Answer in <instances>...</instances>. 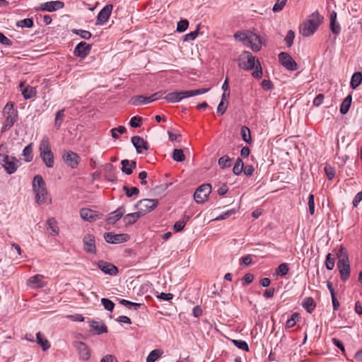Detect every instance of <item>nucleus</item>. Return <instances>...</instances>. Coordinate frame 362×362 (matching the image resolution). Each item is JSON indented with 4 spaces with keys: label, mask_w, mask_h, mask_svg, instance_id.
I'll list each match as a JSON object with an SVG mask.
<instances>
[{
    "label": "nucleus",
    "mask_w": 362,
    "mask_h": 362,
    "mask_svg": "<svg viewBox=\"0 0 362 362\" xmlns=\"http://www.w3.org/2000/svg\"><path fill=\"white\" fill-rule=\"evenodd\" d=\"M210 88H201V89H197V90H188L189 92V96L192 97L197 95H201L207 93Z\"/></svg>",
    "instance_id": "5fc2aeb1"
},
{
    "label": "nucleus",
    "mask_w": 362,
    "mask_h": 362,
    "mask_svg": "<svg viewBox=\"0 0 362 362\" xmlns=\"http://www.w3.org/2000/svg\"><path fill=\"white\" fill-rule=\"evenodd\" d=\"M64 4L61 1H51L42 3L36 8L37 11L53 12L64 8Z\"/></svg>",
    "instance_id": "9d476101"
},
{
    "label": "nucleus",
    "mask_w": 362,
    "mask_h": 362,
    "mask_svg": "<svg viewBox=\"0 0 362 362\" xmlns=\"http://www.w3.org/2000/svg\"><path fill=\"white\" fill-rule=\"evenodd\" d=\"M129 103L134 106H139L145 104L150 103L148 98L144 95H135L133 96L130 100Z\"/></svg>",
    "instance_id": "393cba45"
},
{
    "label": "nucleus",
    "mask_w": 362,
    "mask_h": 362,
    "mask_svg": "<svg viewBox=\"0 0 362 362\" xmlns=\"http://www.w3.org/2000/svg\"><path fill=\"white\" fill-rule=\"evenodd\" d=\"M232 343L237 346L238 348L248 351H249V346L245 341L243 340H237V339H233Z\"/></svg>",
    "instance_id": "c03bdc74"
},
{
    "label": "nucleus",
    "mask_w": 362,
    "mask_h": 362,
    "mask_svg": "<svg viewBox=\"0 0 362 362\" xmlns=\"http://www.w3.org/2000/svg\"><path fill=\"white\" fill-rule=\"evenodd\" d=\"M362 82V73L358 71L353 74L351 79V87L356 89Z\"/></svg>",
    "instance_id": "7c9ffc66"
},
{
    "label": "nucleus",
    "mask_w": 362,
    "mask_h": 362,
    "mask_svg": "<svg viewBox=\"0 0 362 362\" xmlns=\"http://www.w3.org/2000/svg\"><path fill=\"white\" fill-rule=\"evenodd\" d=\"M238 66L240 68H261L259 60L248 51L240 54Z\"/></svg>",
    "instance_id": "0eeeda50"
},
{
    "label": "nucleus",
    "mask_w": 362,
    "mask_h": 362,
    "mask_svg": "<svg viewBox=\"0 0 362 362\" xmlns=\"http://www.w3.org/2000/svg\"><path fill=\"white\" fill-rule=\"evenodd\" d=\"M218 163L221 168H228L231 165V159L228 156H223L218 159Z\"/></svg>",
    "instance_id": "79ce46f5"
},
{
    "label": "nucleus",
    "mask_w": 362,
    "mask_h": 362,
    "mask_svg": "<svg viewBox=\"0 0 362 362\" xmlns=\"http://www.w3.org/2000/svg\"><path fill=\"white\" fill-rule=\"evenodd\" d=\"M121 164L122 171L126 175H131L132 173L133 169H134L136 166V163L134 160H129L127 159L122 160Z\"/></svg>",
    "instance_id": "b1692460"
},
{
    "label": "nucleus",
    "mask_w": 362,
    "mask_h": 362,
    "mask_svg": "<svg viewBox=\"0 0 362 362\" xmlns=\"http://www.w3.org/2000/svg\"><path fill=\"white\" fill-rule=\"evenodd\" d=\"M64 117V109L58 111L56 114L54 126L57 129L61 127L62 124L63 118Z\"/></svg>",
    "instance_id": "58836bf2"
},
{
    "label": "nucleus",
    "mask_w": 362,
    "mask_h": 362,
    "mask_svg": "<svg viewBox=\"0 0 362 362\" xmlns=\"http://www.w3.org/2000/svg\"><path fill=\"white\" fill-rule=\"evenodd\" d=\"M187 221L180 220L175 223L173 228L176 232L181 231L186 225Z\"/></svg>",
    "instance_id": "bf43d9fd"
},
{
    "label": "nucleus",
    "mask_w": 362,
    "mask_h": 362,
    "mask_svg": "<svg viewBox=\"0 0 362 362\" xmlns=\"http://www.w3.org/2000/svg\"><path fill=\"white\" fill-rule=\"evenodd\" d=\"M299 314L297 313H294L292 314L291 318L288 319L286 322V328H291V327H293L297 321L299 320Z\"/></svg>",
    "instance_id": "4c0bfd02"
},
{
    "label": "nucleus",
    "mask_w": 362,
    "mask_h": 362,
    "mask_svg": "<svg viewBox=\"0 0 362 362\" xmlns=\"http://www.w3.org/2000/svg\"><path fill=\"white\" fill-rule=\"evenodd\" d=\"M98 265L100 269L102 270L105 274L115 276L118 272L117 268L111 263L100 261Z\"/></svg>",
    "instance_id": "6ab92c4d"
},
{
    "label": "nucleus",
    "mask_w": 362,
    "mask_h": 362,
    "mask_svg": "<svg viewBox=\"0 0 362 362\" xmlns=\"http://www.w3.org/2000/svg\"><path fill=\"white\" fill-rule=\"evenodd\" d=\"M4 122L1 132L10 129L18 119V111L14 108L13 103L8 102L6 104L4 110Z\"/></svg>",
    "instance_id": "423d86ee"
},
{
    "label": "nucleus",
    "mask_w": 362,
    "mask_h": 362,
    "mask_svg": "<svg viewBox=\"0 0 362 362\" xmlns=\"http://www.w3.org/2000/svg\"><path fill=\"white\" fill-rule=\"evenodd\" d=\"M294 37V32L292 30H288L285 37V41L288 46H291L293 44Z\"/></svg>",
    "instance_id": "680f3d73"
},
{
    "label": "nucleus",
    "mask_w": 362,
    "mask_h": 362,
    "mask_svg": "<svg viewBox=\"0 0 362 362\" xmlns=\"http://www.w3.org/2000/svg\"><path fill=\"white\" fill-rule=\"evenodd\" d=\"M227 109V104H225L223 101H221L217 107V112L220 115H223Z\"/></svg>",
    "instance_id": "338daca9"
},
{
    "label": "nucleus",
    "mask_w": 362,
    "mask_h": 362,
    "mask_svg": "<svg viewBox=\"0 0 362 362\" xmlns=\"http://www.w3.org/2000/svg\"><path fill=\"white\" fill-rule=\"evenodd\" d=\"M335 259L330 253L327 254L325 260V267L328 270H332L334 267Z\"/></svg>",
    "instance_id": "de8ad7c7"
},
{
    "label": "nucleus",
    "mask_w": 362,
    "mask_h": 362,
    "mask_svg": "<svg viewBox=\"0 0 362 362\" xmlns=\"http://www.w3.org/2000/svg\"><path fill=\"white\" fill-rule=\"evenodd\" d=\"M158 205V200L154 199H144L140 200L135 206V209L144 216L147 213L153 211Z\"/></svg>",
    "instance_id": "6e6552de"
},
{
    "label": "nucleus",
    "mask_w": 362,
    "mask_h": 362,
    "mask_svg": "<svg viewBox=\"0 0 362 362\" xmlns=\"http://www.w3.org/2000/svg\"><path fill=\"white\" fill-rule=\"evenodd\" d=\"M132 143L135 147L138 153H142V151L148 148V144L141 137L134 136L132 138Z\"/></svg>",
    "instance_id": "4be33fe9"
},
{
    "label": "nucleus",
    "mask_w": 362,
    "mask_h": 362,
    "mask_svg": "<svg viewBox=\"0 0 362 362\" xmlns=\"http://www.w3.org/2000/svg\"><path fill=\"white\" fill-rule=\"evenodd\" d=\"M288 0H276V3L273 6L274 12H279L281 11L284 7L285 6Z\"/></svg>",
    "instance_id": "8fccbe9b"
},
{
    "label": "nucleus",
    "mask_w": 362,
    "mask_h": 362,
    "mask_svg": "<svg viewBox=\"0 0 362 362\" xmlns=\"http://www.w3.org/2000/svg\"><path fill=\"white\" fill-rule=\"evenodd\" d=\"M352 101V97L351 95L346 96L342 101L340 106V112L342 115H345L348 112Z\"/></svg>",
    "instance_id": "c85d7f7f"
},
{
    "label": "nucleus",
    "mask_w": 362,
    "mask_h": 362,
    "mask_svg": "<svg viewBox=\"0 0 362 362\" xmlns=\"http://www.w3.org/2000/svg\"><path fill=\"white\" fill-rule=\"evenodd\" d=\"M141 214L136 211L127 214L124 218V221L126 224L132 225L136 222V221L141 217Z\"/></svg>",
    "instance_id": "2f4dec72"
},
{
    "label": "nucleus",
    "mask_w": 362,
    "mask_h": 362,
    "mask_svg": "<svg viewBox=\"0 0 362 362\" xmlns=\"http://www.w3.org/2000/svg\"><path fill=\"white\" fill-rule=\"evenodd\" d=\"M33 189L35 195V201L38 204L51 202V199L48 198L45 182L41 175L34 177Z\"/></svg>",
    "instance_id": "f03ea898"
},
{
    "label": "nucleus",
    "mask_w": 362,
    "mask_h": 362,
    "mask_svg": "<svg viewBox=\"0 0 362 362\" xmlns=\"http://www.w3.org/2000/svg\"><path fill=\"white\" fill-rule=\"evenodd\" d=\"M80 216L86 221L93 222L100 219L103 215L96 211L88 208H83L80 210Z\"/></svg>",
    "instance_id": "ddd939ff"
},
{
    "label": "nucleus",
    "mask_w": 362,
    "mask_h": 362,
    "mask_svg": "<svg viewBox=\"0 0 362 362\" xmlns=\"http://www.w3.org/2000/svg\"><path fill=\"white\" fill-rule=\"evenodd\" d=\"M322 20V17L317 11L309 16L308 20L300 28V33L305 37L313 35L317 30Z\"/></svg>",
    "instance_id": "20e7f679"
},
{
    "label": "nucleus",
    "mask_w": 362,
    "mask_h": 362,
    "mask_svg": "<svg viewBox=\"0 0 362 362\" xmlns=\"http://www.w3.org/2000/svg\"><path fill=\"white\" fill-rule=\"evenodd\" d=\"M303 306L308 313H311L315 308V303L312 298H306L303 300Z\"/></svg>",
    "instance_id": "f704fd0d"
},
{
    "label": "nucleus",
    "mask_w": 362,
    "mask_h": 362,
    "mask_svg": "<svg viewBox=\"0 0 362 362\" xmlns=\"http://www.w3.org/2000/svg\"><path fill=\"white\" fill-rule=\"evenodd\" d=\"M16 26L18 28H32L33 26V21L32 18H25L16 23Z\"/></svg>",
    "instance_id": "a19ab883"
},
{
    "label": "nucleus",
    "mask_w": 362,
    "mask_h": 362,
    "mask_svg": "<svg viewBox=\"0 0 362 362\" xmlns=\"http://www.w3.org/2000/svg\"><path fill=\"white\" fill-rule=\"evenodd\" d=\"M123 189L126 192V194L128 197H131L133 195L137 194L139 192V190L136 187H131L129 188L126 186L123 187Z\"/></svg>",
    "instance_id": "864d4df0"
},
{
    "label": "nucleus",
    "mask_w": 362,
    "mask_h": 362,
    "mask_svg": "<svg viewBox=\"0 0 362 362\" xmlns=\"http://www.w3.org/2000/svg\"><path fill=\"white\" fill-rule=\"evenodd\" d=\"M142 118L139 116H134L132 117L129 122V124L132 127H139L141 124Z\"/></svg>",
    "instance_id": "3c124183"
},
{
    "label": "nucleus",
    "mask_w": 362,
    "mask_h": 362,
    "mask_svg": "<svg viewBox=\"0 0 362 362\" xmlns=\"http://www.w3.org/2000/svg\"><path fill=\"white\" fill-rule=\"evenodd\" d=\"M62 158L64 163L71 168H76L81 160L79 156L71 151H64Z\"/></svg>",
    "instance_id": "9b49d317"
},
{
    "label": "nucleus",
    "mask_w": 362,
    "mask_h": 362,
    "mask_svg": "<svg viewBox=\"0 0 362 362\" xmlns=\"http://www.w3.org/2000/svg\"><path fill=\"white\" fill-rule=\"evenodd\" d=\"M0 43L6 46L12 45L11 40L5 36L2 33H0Z\"/></svg>",
    "instance_id": "0e129e2a"
},
{
    "label": "nucleus",
    "mask_w": 362,
    "mask_h": 362,
    "mask_svg": "<svg viewBox=\"0 0 362 362\" xmlns=\"http://www.w3.org/2000/svg\"><path fill=\"white\" fill-rule=\"evenodd\" d=\"M254 170H255V169L252 165H247L243 167V171H244V173L245 175L251 176L253 174Z\"/></svg>",
    "instance_id": "774afa93"
},
{
    "label": "nucleus",
    "mask_w": 362,
    "mask_h": 362,
    "mask_svg": "<svg viewBox=\"0 0 362 362\" xmlns=\"http://www.w3.org/2000/svg\"><path fill=\"white\" fill-rule=\"evenodd\" d=\"M330 28L332 32L335 35H338L341 30L340 25L337 21L330 22Z\"/></svg>",
    "instance_id": "13d9d810"
},
{
    "label": "nucleus",
    "mask_w": 362,
    "mask_h": 362,
    "mask_svg": "<svg viewBox=\"0 0 362 362\" xmlns=\"http://www.w3.org/2000/svg\"><path fill=\"white\" fill-rule=\"evenodd\" d=\"M325 172L327 177L329 178V180H332L335 175L334 169L329 165H326L325 167Z\"/></svg>",
    "instance_id": "e2e57ef3"
},
{
    "label": "nucleus",
    "mask_w": 362,
    "mask_h": 362,
    "mask_svg": "<svg viewBox=\"0 0 362 362\" xmlns=\"http://www.w3.org/2000/svg\"><path fill=\"white\" fill-rule=\"evenodd\" d=\"M40 157L44 164L48 168L54 167V154L51 149V145L47 136H44L39 144Z\"/></svg>",
    "instance_id": "39448f33"
},
{
    "label": "nucleus",
    "mask_w": 362,
    "mask_h": 362,
    "mask_svg": "<svg viewBox=\"0 0 362 362\" xmlns=\"http://www.w3.org/2000/svg\"><path fill=\"white\" fill-rule=\"evenodd\" d=\"M236 40L241 42L243 45L250 48L253 52H259L262 47L265 46L266 40L264 37L251 31L237 32L234 34Z\"/></svg>",
    "instance_id": "f257e3e1"
},
{
    "label": "nucleus",
    "mask_w": 362,
    "mask_h": 362,
    "mask_svg": "<svg viewBox=\"0 0 362 362\" xmlns=\"http://www.w3.org/2000/svg\"><path fill=\"white\" fill-rule=\"evenodd\" d=\"M112 5H106L98 14L96 24L103 25L105 23L112 13Z\"/></svg>",
    "instance_id": "f3484780"
},
{
    "label": "nucleus",
    "mask_w": 362,
    "mask_h": 362,
    "mask_svg": "<svg viewBox=\"0 0 362 362\" xmlns=\"http://www.w3.org/2000/svg\"><path fill=\"white\" fill-rule=\"evenodd\" d=\"M173 159L177 162H182L185 160V156L182 149H175L173 152Z\"/></svg>",
    "instance_id": "e433bc0d"
},
{
    "label": "nucleus",
    "mask_w": 362,
    "mask_h": 362,
    "mask_svg": "<svg viewBox=\"0 0 362 362\" xmlns=\"http://www.w3.org/2000/svg\"><path fill=\"white\" fill-rule=\"evenodd\" d=\"M23 159L25 162H30L33 160V144H28L23 151Z\"/></svg>",
    "instance_id": "473e14b6"
},
{
    "label": "nucleus",
    "mask_w": 362,
    "mask_h": 362,
    "mask_svg": "<svg viewBox=\"0 0 362 362\" xmlns=\"http://www.w3.org/2000/svg\"><path fill=\"white\" fill-rule=\"evenodd\" d=\"M91 46L86 42H79L74 49V54L78 57H84L88 55L90 51Z\"/></svg>",
    "instance_id": "aec40b11"
},
{
    "label": "nucleus",
    "mask_w": 362,
    "mask_h": 362,
    "mask_svg": "<svg viewBox=\"0 0 362 362\" xmlns=\"http://www.w3.org/2000/svg\"><path fill=\"white\" fill-rule=\"evenodd\" d=\"M100 362H118L116 357L111 354H107L103 357Z\"/></svg>",
    "instance_id": "69168bd1"
},
{
    "label": "nucleus",
    "mask_w": 362,
    "mask_h": 362,
    "mask_svg": "<svg viewBox=\"0 0 362 362\" xmlns=\"http://www.w3.org/2000/svg\"><path fill=\"white\" fill-rule=\"evenodd\" d=\"M235 213V209L228 210V211H226L225 213L217 216L216 218L214 219V221H221V220L226 219L228 217H229L230 216L234 214Z\"/></svg>",
    "instance_id": "4d7b16f0"
},
{
    "label": "nucleus",
    "mask_w": 362,
    "mask_h": 362,
    "mask_svg": "<svg viewBox=\"0 0 362 362\" xmlns=\"http://www.w3.org/2000/svg\"><path fill=\"white\" fill-rule=\"evenodd\" d=\"M83 243L84 245V250L90 254H95V238L92 234L88 233L83 236Z\"/></svg>",
    "instance_id": "4468645a"
},
{
    "label": "nucleus",
    "mask_w": 362,
    "mask_h": 362,
    "mask_svg": "<svg viewBox=\"0 0 362 362\" xmlns=\"http://www.w3.org/2000/svg\"><path fill=\"white\" fill-rule=\"evenodd\" d=\"M72 32L85 40H88L91 37V33L88 30L74 29Z\"/></svg>",
    "instance_id": "49530a36"
},
{
    "label": "nucleus",
    "mask_w": 362,
    "mask_h": 362,
    "mask_svg": "<svg viewBox=\"0 0 362 362\" xmlns=\"http://www.w3.org/2000/svg\"><path fill=\"white\" fill-rule=\"evenodd\" d=\"M189 98L188 90L176 91L167 94L164 99L168 103H179L184 98Z\"/></svg>",
    "instance_id": "dca6fc26"
},
{
    "label": "nucleus",
    "mask_w": 362,
    "mask_h": 362,
    "mask_svg": "<svg viewBox=\"0 0 362 362\" xmlns=\"http://www.w3.org/2000/svg\"><path fill=\"white\" fill-rule=\"evenodd\" d=\"M19 87H20L21 91L22 93V95L25 100L30 99L35 96V95H36L35 88L30 86H25V83H23V82L20 83Z\"/></svg>",
    "instance_id": "412c9836"
},
{
    "label": "nucleus",
    "mask_w": 362,
    "mask_h": 362,
    "mask_svg": "<svg viewBox=\"0 0 362 362\" xmlns=\"http://www.w3.org/2000/svg\"><path fill=\"white\" fill-rule=\"evenodd\" d=\"M90 327L97 332L98 334L106 333L107 332V327L102 322L93 321L91 322Z\"/></svg>",
    "instance_id": "c756f323"
},
{
    "label": "nucleus",
    "mask_w": 362,
    "mask_h": 362,
    "mask_svg": "<svg viewBox=\"0 0 362 362\" xmlns=\"http://www.w3.org/2000/svg\"><path fill=\"white\" fill-rule=\"evenodd\" d=\"M101 303H102L103 305L104 306L105 309H106L107 310H108V311L113 310L115 304L110 299L103 298L101 299Z\"/></svg>",
    "instance_id": "09e8293b"
},
{
    "label": "nucleus",
    "mask_w": 362,
    "mask_h": 362,
    "mask_svg": "<svg viewBox=\"0 0 362 362\" xmlns=\"http://www.w3.org/2000/svg\"><path fill=\"white\" fill-rule=\"evenodd\" d=\"M35 341L42 347L43 351H47L50 348V343L40 332L36 334Z\"/></svg>",
    "instance_id": "a878e982"
},
{
    "label": "nucleus",
    "mask_w": 362,
    "mask_h": 362,
    "mask_svg": "<svg viewBox=\"0 0 362 362\" xmlns=\"http://www.w3.org/2000/svg\"><path fill=\"white\" fill-rule=\"evenodd\" d=\"M240 134L243 141H245L247 144H250L251 142L250 132L247 127H242Z\"/></svg>",
    "instance_id": "ea45409f"
},
{
    "label": "nucleus",
    "mask_w": 362,
    "mask_h": 362,
    "mask_svg": "<svg viewBox=\"0 0 362 362\" xmlns=\"http://www.w3.org/2000/svg\"><path fill=\"white\" fill-rule=\"evenodd\" d=\"M289 270L288 266L286 263H281L276 269V274L281 276H285L288 274Z\"/></svg>",
    "instance_id": "a18cd8bd"
},
{
    "label": "nucleus",
    "mask_w": 362,
    "mask_h": 362,
    "mask_svg": "<svg viewBox=\"0 0 362 362\" xmlns=\"http://www.w3.org/2000/svg\"><path fill=\"white\" fill-rule=\"evenodd\" d=\"M338 259L337 267L342 281H346L350 276V263L349 255L346 249L341 246L337 253Z\"/></svg>",
    "instance_id": "7ed1b4c3"
},
{
    "label": "nucleus",
    "mask_w": 362,
    "mask_h": 362,
    "mask_svg": "<svg viewBox=\"0 0 362 362\" xmlns=\"http://www.w3.org/2000/svg\"><path fill=\"white\" fill-rule=\"evenodd\" d=\"M189 26V22L186 19L180 20L177 24L176 30L179 33L185 32Z\"/></svg>",
    "instance_id": "37998d69"
},
{
    "label": "nucleus",
    "mask_w": 362,
    "mask_h": 362,
    "mask_svg": "<svg viewBox=\"0 0 362 362\" xmlns=\"http://www.w3.org/2000/svg\"><path fill=\"white\" fill-rule=\"evenodd\" d=\"M104 238L108 243L119 244L127 242L129 240V236L126 233L114 234L112 233H104Z\"/></svg>",
    "instance_id": "f8f14e48"
},
{
    "label": "nucleus",
    "mask_w": 362,
    "mask_h": 362,
    "mask_svg": "<svg viewBox=\"0 0 362 362\" xmlns=\"http://www.w3.org/2000/svg\"><path fill=\"white\" fill-rule=\"evenodd\" d=\"M125 213V209L124 206L119 207L117 210H115L114 212L111 213L107 219V221L109 224H115L118 220H119L124 214Z\"/></svg>",
    "instance_id": "5701e85b"
},
{
    "label": "nucleus",
    "mask_w": 362,
    "mask_h": 362,
    "mask_svg": "<svg viewBox=\"0 0 362 362\" xmlns=\"http://www.w3.org/2000/svg\"><path fill=\"white\" fill-rule=\"evenodd\" d=\"M47 230L52 235L59 234V228L57 226V221L54 218H50L47 221Z\"/></svg>",
    "instance_id": "cd10ccee"
},
{
    "label": "nucleus",
    "mask_w": 362,
    "mask_h": 362,
    "mask_svg": "<svg viewBox=\"0 0 362 362\" xmlns=\"http://www.w3.org/2000/svg\"><path fill=\"white\" fill-rule=\"evenodd\" d=\"M279 60L284 68H294L297 66L291 57L286 52H281L279 54Z\"/></svg>",
    "instance_id": "a211bd4d"
},
{
    "label": "nucleus",
    "mask_w": 362,
    "mask_h": 362,
    "mask_svg": "<svg viewBox=\"0 0 362 362\" xmlns=\"http://www.w3.org/2000/svg\"><path fill=\"white\" fill-rule=\"evenodd\" d=\"M308 205L310 215H313L315 213V202L314 195L313 194H310L308 197Z\"/></svg>",
    "instance_id": "603ef678"
},
{
    "label": "nucleus",
    "mask_w": 362,
    "mask_h": 362,
    "mask_svg": "<svg viewBox=\"0 0 362 362\" xmlns=\"http://www.w3.org/2000/svg\"><path fill=\"white\" fill-rule=\"evenodd\" d=\"M74 346L77 350L81 360L88 361L90 358V350L85 343L82 341H75Z\"/></svg>",
    "instance_id": "2eb2a0df"
},
{
    "label": "nucleus",
    "mask_w": 362,
    "mask_h": 362,
    "mask_svg": "<svg viewBox=\"0 0 362 362\" xmlns=\"http://www.w3.org/2000/svg\"><path fill=\"white\" fill-rule=\"evenodd\" d=\"M43 276L37 274L28 279V284L33 288H40L44 286V284L42 282Z\"/></svg>",
    "instance_id": "bb28decb"
},
{
    "label": "nucleus",
    "mask_w": 362,
    "mask_h": 362,
    "mask_svg": "<svg viewBox=\"0 0 362 362\" xmlns=\"http://www.w3.org/2000/svg\"><path fill=\"white\" fill-rule=\"evenodd\" d=\"M211 192V187L209 184H204L199 186L194 194V199L198 204L204 203L210 193Z\"/></svg>",
    "instance_id": "1a4fd4ad"
},
{
    "label": "nucleus",
    "mask_w": 362,
    "mask_h": 362,
    "mask_svg": "<svg viewBox=\"0 0 362 362\" xmlns=\"http://www.w3.org/2000/svg\"><path fill=\"white\" fill-rule=\"evenodd\" d=\"M163 354V351L160 349L153 350L148 355L146 362H155Z\"/></svg>",
    "instance_id": "72a5a7b5"
},
{
    "label": "nucleus",
    "mask_w": 362,
    "mask_h": 362,
    "mask_svg": "<svg viewBox=\"0 0 362 362\" xmlns=\"http://www.w3.org/2000/svg\"><path fill=\"white\" fill-rule=\"evenodd\" d=\"M244 163L241 158H238L233 166V172L235 175H239L243 170Z\"/></svg>",
    "instance_id": "c9c22d12"
},
{
    "label": "nucleus",
    "mask_w": 362,
    "mask_h": 362,
    "mask_svg": "<svg viewBox=\"0 0 362 362\" xmlns=\"http://www.w3.org/2000/svg\"><path fill=\"white\" fill-rule=\"evenodd\" d=\"M198 34H199V32H198V28H197L196 30L186 34L184 36V40L185 41L194 40L197 37Z\"/></svg>",
    "instance_id": "052dcab7"
},
{
    "label": "nucleus",
    "mask_w": 362,
    "mask_h": 362,
    "mask_svg": "<svg viewBox=\"0 0 362 362\" xmlns=\"http://www.w3.org/2000/svg\"><path fill=\"white\" fill-rule=\"evenodd\" d=\"M165 91H163V90H160V91L153 93L151 96L148 97L149 102L152 103L153 101H156V100L163 98V95H165Z\"/></svg>",
    "instance_id": "6e6d98bb"
}]
</instances>
